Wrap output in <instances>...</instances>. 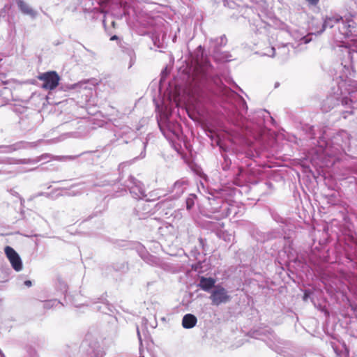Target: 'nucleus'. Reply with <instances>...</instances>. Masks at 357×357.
<instances>
[{"instance_id": "27", "label": "nucleus", "mask_w": 357, "mask_h": 357, "mask_svg": "<svg viewBox=\"0 0 357 357\" xmlns=\"http://www.w3.org/2000/svg\"><path fill=\"white\" fill-rule=\"evenodd\" d=\"M24 285L26 286L27 287H30L32 285V282L30 280H26L24 281Z\"/></svg>"}, {"instance_id": "26", "label": "nucleus", "mask_w": 357, "mask_h": 357, "mask_svg": "<svg viewBox=\"0 0 357 357\" xmlns=\"http://www.w3.org/2000/svg\"><path fill=\"white\" fill-rule=\"evenodd\" d=\"M167 128H168V130H169V132H171L173 135H176V130H172V128H171V126L169 123H168L167 125Z\"/></svg>"}, {"instance_id": "13", "label": "nucleus", "mask_w": 357, "mask_h": 357, "mask_svg": "<svg viewBox=\"0 0 357 357\" xmlns=\"http://www.w3.org/2000/svg\"><path fill=\"white\" fill-rule=\"evenodd\" d=\"M10 93V89L8 88H3L0 90V107L3 106L9 101L8 95Z\"/></svg>"}, {"instance_id": "10", "label": "nucleus", "mask_w": 357, "mask_h": 357, "mask_svg": "<svg viewBox=\"0 0 357 357\" xmlns=\"http://www.w3.org/2000/svg\"><path fill=\"white\" fill-rule=\"evenodd\" d=\"M340 19L341 17L339 15H333L331 17H326L322 25V29L319 31V33H322L328 27L333 28L335 26H337Z\"/></svg>"}, {"instance_id": "4", "label": "nucleus", "mask_w": 357, "mask_h": 357, "mask_svg": "<svg viewBox=\"0 0 357 357\" xmlns=\"http://www.w3.org/2000/svg\"><path fill=\"white\" fill-rule=\"evenodd\" d=\"M209 298L213 305L218 306L222 303L229 302L231 296L222 286L218 284L212 290Z\"/></svg>"}, {"instance_id": "33", "label": "nucleus", "mask_w": 357, "mask_h": 357, "mask_svg": "<svg viewBox=\"0 0 357 357\" xmlns=\"http://www.w3.org/2000/svg\"><path fill=\"white\" fill-rule=\"evenodd\" d=\"M291 46L294 48H296L297 47H294V45H291Z\"/></svg>"}, {"instance_id": "5", "label": "nucleus", "mask_w": 357, "mask_h": 357, "mask_svg": "<svg viewBox=\"0 0 357 357\" xmlns=\"http://www.w3.org/2000/svg\"><path fill=\"white\" fill-rule=\"evenodd\" d=\"M355 22L351 19H343L341 17L337 29L340 33L344 38H348L352 35L355 29Z\"/></svg>"}, {"instance_id": "32", "label": "nucleus", "mask_w": 357, "mask_h": 357, "mask_svg": "<svg viewBox=\"0 0 357 357\" xmlns=\"http://www.w3.org/2000/svg\"><path fill=\"white\" fill-rule=\"evenodd\" d=\"M235 184L236 185H240V183L239 182H235Z\"/></svg>"}, {"instance_id": "3", "label": "nucleus", "mask_w": 357, "mask_h": 357, "mask_svg": "<svg viewBox=\"0 0 357 357\" xmlns=\"http://www.w3.org/2000/svg\"><path fill=\"white\" fill-rule=\"evenodd\" d=\"M38 79L43 83L41 87L46 90H54L60 80L59 75L55 71H49L40 74Z\"/></svg>"}, {"instance_id": "8", "label": "nucleus", "mask_w": 357, "mask_h": 357, "mask_svg": "<svg viewBox=\"0 0 357 357\" xmlns=\"http://www.w3.org/2000/svg\"><path fill=\"white\" fill-rule=\"evenodd\" d=\"M36 146V142H18L16 144H14L10 146H0V153H12L15 151L22 149H28L30 147H33Z\"/></svg>"}, {"instance_id": "25", "label": "nucleus", "mask_w": 357, "mask_h": 357, "mask_svg": "<svg viewBox=\"0 0 357 357\" xmlns=\"http://www.w3.org/2000/svg\"><path fill=\"white\" fill-rule=\"evenodd\" d=\"M58 160H63V159H73V157L72 156H58L57 157Z\"/></svg>"}, {"instance_id": "31", "label": "nucleus", "mask_w": 357, "mask_h": 357, "mask_svg": "<svg viewBox=\"0 0 357 357\" xmlns=\"http://www.w3.org/2000/svg\"><path fill=\"white\" fill-rule=\"evenodd\" d=\"M0 357H4V355L1 352H0Z\"/></svg>"}, {"instance_id": "30", "label": "nucleus", "mask_w": 357, "mask_h": 357, "mask_svg": "<svg viewBox=\"0 0 357 357\" xmlns=\"http://www.w3.org/2000/svg\"><path fill=\"white\" fill-rule=\"evenodd\" d=\"M116 38H117V37H116V36H112V37L111 38V40H115V39H116Z\"/></svg>"}, {"instance_id": "1", "label": "nucleus", "mask_w": 357, "mask_h": 357, "mask_svg": "<svg viewBox=\"0 0 357 357\" xmlns=\"http://www.w3.org/2000/svg\"><path fill=\"white\" fill-rule=\"evenodd\" d=\"M342 65L343 74L340 76L337 89H333V93L321 104L322 112H331L337 121L353 115L354 107L352 103L357 100V84L351 79L354 75L352 66L351 63Z\"/></svg>"}, {"instance_id": "6", "label": "nucleus", "mask_w": 357, "mask_h": 357, "mask_svg": "<svg viewBox=\"0 0 357 357\" xmlns=\"http://www.w3.org/2000/svg\"><path fill=\"white\" fill-rule=\"evenodd\" d=\"M5 253L9 259L13 268L16 271H21L22 268V264L21 259L16 251L13 248L6 246L5 248Z\"/></svg>"}, {"instance_id": "20", "label": "nucleus", "mask_w": 357, "mask_h": 357, "mask_svg": "<svg viewBox=\"0 0 357 357\" xmlns=\"http://www.w3.org/2000/svg\"><path fill=\"white\" fill-rule=\"evenodd\" d=\"M218 40H220V44L221 45H225L227 43V38L225 36H222L220 37V38H217L215 40H211V42H218Z\"/></svg>"}, {"instance_id": "15", "label": "nucleus", "mask_w": 357, "mask_h": 357, "mask_svg": "<svg viewBox=\"0 0 357 357\" xmlns=\"http://www.w3.org/2000/svg\"><path fill=\"white\" fill-rule=\"evenodd\" d=\"M294 38L298 43V46L303 45V44H307L309 42H310L312 40V38L309 36H303L301 37L294 36Z\"/></svg>"}, {"instance_id": "18", "label": "nucleus", "mask_w": 357, "mask_h": 357, "mask_svg": "<svg viewBox=\"0 0 357 357\" xmlns=\"http://www.w3.org/2000/svg\"><path fill=\"white\" fill-rule=\"evenodd\" d=\"M78 88L86 89V82H79L77 84H71L69 86L70 89H77Z\"/></svg>"}, {"instance_id": "28", "label": "nucleus", "mask_w": 357, "mask_h": 357, "mask_svg": "<svg viewBox=\"0 0 357 357\" xmlns=\"http://www.w3.org/2000/svg\"><path fill=\"white\" fill-rule=\"evenodd\" d=\"M347 54L348 59H351V52L348 50H347Z\"/></svg>"}, {"instance_id": "7", "label": "nucleus", "mask_w": 357, "mask_h": 357, "mask_svg": "<svg viewBox=\"0 0 357 357\" xmlns=\"http://www.w3.org/2000/svg\"><path fill=\"white\" fill-rule=\"evenodd\" d=\"M50 158V155L48 154H43L41 156L33 159H24V160H16L11 158H6L3 159H0V162L14 164V163H23V164H36L39 161H41L44 159H47Z\"/></svg>"}, {"instance_id": "21", "label": "nucleus", "mask_w": 357, "mask_h": 357, "mask_svg": "<svg viewBox=\"0 0 357 357\" xmlns=\"http://www.w3.org/2000/svg\"><path fill=\"white\" fill-rule=\"evenodd\" d=\"M158 124L160 126V129L161 132L163 133L164 136L167 139H170L171 137H170L169 133H168L167 132H166L165 130V129L163 128V127L161 126V124L160 123Z\"/></svg>"}, {"instance_id": "12", "label": "nucleus", "mask_w": 357, "mask_h": 357, "mask_svg": "<svg viewBox=\"0 0 357 357\" xmlns=\"http://www.w3.org/2000/svg\"><path fill=\"white\" fill-rule=\"evenodd\" d=\"M197 322V317L192 314L184 315L182 319V326L184 328L190 329L196 326Z\"/></svg>"}, {"instance_id": "23", "label": "nucleus", "mask_w": 357, "mask_h": 357, "mask_svg": "<svg viewBox=\"0 0 357 357\" xmlns=\"http://www.w3.org/2000/svg\"><path fill=\"white\" fill-rule=\"evenodd\" d=\"M145 149H146V143H143V151L141 152L139 158L142 159L144 158H145L146 156V152H145Z\"/></svg>"}, {"instance_id": "9", "label": "nucleus", "mask_w": 357, "mask_h": 357, "mask_svg": "<svg viewBox=\"0 0 357 357\" xmlns=\"http://www.w3.org/2000/svg\"><path fill=\"white\" fill-rule=\"evenodd\" d=\"M17 5L23 14L29 15L32 18L36 17L37 13L25 1L23 0H18L17 1Z\"/></svg>"}, {"instance_id": "2", "label": "nucleus", "mask_w": 357, "mask_h": 357, "mask_svg": "<svg viewBox=\"0 0 357 357\" xmlns=\"http://www.w3.org/2000/svg\"><path fill=\"white\" fill-rule=\"evenodd\" d=\"M356 146L357 144L353 142L350 135L345 130H341L333 136L330 144H327L326 147L324 150V153L329 158H333L331 162L326 163V166L333 165L336 160L338 159L337 155L342 151H345L352 146Z\"/></svg>"}, {"instance_id": "19", "label": "nucleus", "mask_w": 357, "mask_h": 357, "mask_svg": "<svg viewBox=\"0 0 357 357\" xmlns=\"http://www.w3.org/2000/svg\"><path fill=\"white\" fill-rule=\"evenodd\" d=\"M214 57L216 60H218L220 61H229L228 56H227V53H224V55L222 56H219L218 53V52H215V55H214Z\"/></svg>"}, {"instance_id": "11", "label": "nucleus", "mask_w": 357, "mask_h": 357, "mask_svg": "<svg viewBox=\"0 0 357 357\" xmlns=\"http://www.w3.org/2000/svg\"><path fill=\"white\" fill-rule=\"evenodd\" d=\"M215 280L213 278H205V277H202L200 278V282H199V287L205 291H210L212 288H215Z\"/></svg>"}, {"instance_id": "22", "label": "nucleus", "mask_w": 357, "mask_h": 357, "mask_svg": "<svg viewBox=\"0 0 357 357\" xmlns=\"http://www.w3.org/2000/svg\"><path fill=\"white\" fill-rule=\"evenodd\" d=\"M187 208L190 209L194 205L193 200L192 199H188L186 201Z\"/></svg>"}, {"instance_id": "17", "label": "nucleus", "mask_w": 357, "mask_h": 357, "mask_svg": "<svg viewBox=\"0 0 357 357\" xmlns=\"http://www.w3.org/2000/svg\"><path fill=\"white\" fill-rule=\"evenodd\" d=\"M129 167V164L128 162H122L119 165L118 170L119 172V174L121 176L123 177L126 175L123 174L126 169Z\"/></svg>"}, {"instance_id": "14", "label": "nucleus", "mask_w": 357, "mask_h": 357, "mask_svg": "<svg viewBox=\"0 0 357 357\" xmlns=\"http://www.w3.org/2000/svg\"><path fill=\"white\" fill-rule=\"evenodd\" d=\"M290 45L289 43L285 44L282 47H278V54L282 58H285L289 54V48L288 47Z\"/></svg>"}, {"instance_id": "29", "label": "nucleus", "mask_w": 357, "mask_h": 357, "mask_svg": "<svg viewBox=\"0 0 357 357\" xmlns=\"http://www.w3.org/2000/svg\"><path fill=\"white\" fill-rule=\"evenodd\" d=\"M134 63V61L132 60V59L131 58L130 59V66H129V68H130L132 65V63Z\"/></svg>"}, {"instance_id": "16", "label": "nucleus", "mask_w": 357, "mask_h": 357, "mask_svg": "<svg viewBox=\"0 0 357 357\" xmlns=\"http://www.w3.org/2000/svg\"><path fill=\"white\" fill-rule=\"evenodd\" d=\"M261 54L263 56L273 57L275 55V48L273 46L267 47L261 52Z\"/></svg>"}, {"instance_id": "24", "label": "nucleus", "mask_w": 357, "mask_h": 357, "mask_svg": "<svg viewBox=\"0 0 357 357\" xmlns=\"http://www.w3.org/2000/svg\"><path fill=\"white\" fill-rule=\"evenodd\" d=\"M309 4L315 6L318 3L319 0H305Z\"/></svg>"}]
</instances>
